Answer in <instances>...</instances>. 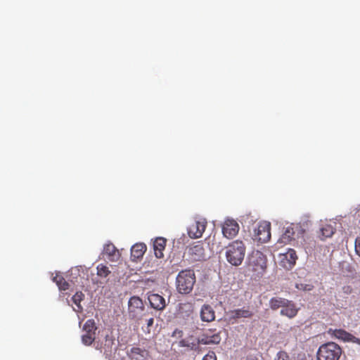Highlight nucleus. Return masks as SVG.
Returning a JSON list of instances; mask_svg holds the SVG:
<instances>
[{
    "instance_id": "1",
    "label": "nucleus",
    "mask_w": 360,
    "mask_h": 360,
    "mask_svg": "<svg viewBox=\"0 0 360 360\" xmlns=\"http://www.w3.org/2000/svg\"><path fill=\"white\" fill-rule=\"evenodd\" d=\"M225 256L227 262L233 266L240 265L244 259L246 247L240 240L230 243L226 248Z\"/></svg>"
},
{
    "instance_id": "2",
    "label": "nucleus",
    "mask_w": 360,
    "mask_h": 360,
    "mask_svg": "<svg viewBox=\"0 0 360 360\" xmlns=\"http://www.w3.org/2000/svg\"><path fill=\"white\" fill-rule=\"evenodd\" d=\"M195 283L194 271L191 269L183 270L176 276V290L181 294H188L192 291Z\"/></svg>"
},
{
    "instance_id": "3",
    "label": "nucleus",
    "mask_w": 360,
    "mask_h": 360,
    "mask_svg": "<svg viewBox=\"0 0 360 360\" xmlns=\"http://www.w3.org/2000/svg\"><path fill=\"white\" fill-rule=\"evenodd\" d=\"M341 347L333 342L321 345L317 352V360H339L342 354Z\"/></svg>"
},
{
    "instance_id": "4",
    "label": "nucleus",
    "mask_w": 360,
    "mask_h": 360,
    "mask_svg": "<svg viewBox=\"0 0 360 360\" xmlns=\"http://www.w3.org/2000/svg\"><path fill=\"white\" fill-rule=\"evenodd\" d=\"M249 269L257 274H262L266 267L265 255L260 251L253 252L249 258Z\"/></svg>"
},
{
    "instance_id": "5",
    "label": "nucleus",
    "mask_w": 360,
    "mask_h": 360,
    "mask_svg": "<svg viewBox=\"0 0 360 360\" xmlns=\"http://www.w3.org/2000/svg\"><path fill=\"white\" fill-rule=\"evenodd\" d=\"M97 327L94 319H88L83 326L85 334L82 336V343L86 346L91 345L96 339Z\"/></svg>"
},
{
    "instance_id": "6",
    "label": "nucleus",
    "mask_w": 360,
    "mask_h": 360,
    "mask_svg": "<svg viewBox=\"0 0 360 360\" xmlns=\"http://www.w3.org/2000/svg\"><path fill=\"white\" fill-rule=\"evenodd\" d=\"M255 240L260 243H266L271 238V224L264 221L259 223L255 229Z\"/></svg>"
},
{
    "instance_id": "7",
    "label": "nucleus",
    "mask_w": 360,
    "mask_h": 360,
    "mask_svg": "<svg viewBox=\"0 0 360 360\" xmlns=\"http://www.w3.org/2000/svg\"><path fill=\"white\" fill-rule=\"evenodd\" d=\"M221 340V332L216 328L205 330L200 335L201 345H218Z\"/></svg>"
},
{
    "instance_id": "8",
    "label": "nucleus",
    "mask_w": 360,
    "mask_h": 360,
    "mask_svg": "<svg viewBox=\"0 0 360 360\" xmlns=\"http://www.w3.org/2000/svg\"><path fill=\"white\" fill-rule=\"evenodd\" d=\"M187 253L190 259L193 261H202L206 258L205 250L200 241L188 247Z\"/></svg>"
},
{
    "instance_id": "9",
    "label": "nucleus",
    "mask_w": 360,
    "mask_h": 360,
    "mask_svg": "<svg viewBox=\"0 0 360 360\" xmlns=\"http://www.w3.org/2000/svg\"><path fill=\"white\" fill-rule=\"evenodd\" d=\"M144 310V304L141 298L136 296L131 297L128 302V311L132 319H136L141 315Z\"/></svg>"
},
{
    "instance_id": "10",
    "label": "nucleus",
    "mask_w": 360,
    "mask_h": 360,
    "mask_svg": "<svg viewBox=\"0 0 360 360\" xmlns=\"http://www.w3.org/2000/svg\"><path fill=\"white\" fill-rule=\"evenodd\" d=\"M239 229V225L236 221L227 219L222 224L223 236L228 239H232L237 236Z\"/></svg>"
},
{
    "instance_id": "11",
    "label": "nucleus",
    "mask_w": 360,
    "mask_h": 360,
    "mask_svg": "<svg viewBox=\"0 0 360 360\" xmlns=\"http://www.w3.org/2000/svg\"><path fill=\"white\" fill-rule=\"evenodd\" d=\"M207 226V221L205 219L194 221L190 225L188 229V234L191 238H200Z\"/></svg>"
},
{
    "instance_id": "12",
    "label": "nucleus",
    "mask_w": 360,
    "mask_h": 360,
    "mask_svg": "<svg viewBox=\"0 0 360 360\" xmlns=\"http://www.w3.org/2000/svg\"><path fill=\"white\" fill-rule=\"evenodd\" d=\"M296 231L300 232L301 233L304 232L299 224H291L285 229V232L280 238L278 242L284 244L290 243L292 239H294V236L295 235Z\"/></svg>"
},
{
    "instance_id": "13",
    "label": "nucleus",
    "mask_w": 360,
    "mask_h": 360,
    "mask_svg": "<svg viewBox=\"0 0 360 360\" xmlns=\"http://www.w3.org/2000/svg\"><path fill=\"white\" fill-rule=\"evenodd\" d=\"M229 316L230 320H237L241 318L251 319L254 316V312L249 307H244L240 309L231 310L229 312Z\"/></svg>"
},
{
    "instance_id": "14",
    "label": "nucleus",
    "mask_w": 360,
    "mask_h": 360,
    "mask_svg": "<svg viewBox=\"0 0 360 360\" xmlns=\"http://www.w3.org/2000/svg\"><path fill=\"white\" fill-rule=\"evenodd\" d=\"M200 317L203 322H212L215 320V311L210 304H205L201 307Z\"/></svg>"
},
{
    "instance_id": "15",
    "label": "nucleus",
    "mask_w": 360,
    "mask_h": 360,
    "mask_svg": "<svg viewBox=\"0 0 360 360\" xmlns=\"http://www.w3.org/2000/svg\"><path fill=\"white\" fill-rule=\"evenodd\" d=\"M148 301L150 306L156 310H163L166 307L165 298L158 294H150L148 295Z\"/></svg>"
},
{
    "instance_id": "16",
    "label": "nucleus",
    "mask_w": 360,
    "mask_h": 360,
    "mask_svg": "<svg viewBox=\"0 0 360 360\" xmlns=\"http://www.w3.org/2000/svg\"><path fill=\"white\" fill-rule=\"evenodd\" d=\"M147 250L144 243H139L134 245L131 248V257L132 261H136L143 257Z\"/></svg>"
},
{
    "instance_id": "17",
    "label": "nucleus",
    "mask_w": 360,
    "mask_h": 360,
    "mask_svg": "<svg viewBox=\"0 0 360 360\" xmlns=\"http://www.w3.org/2000/svg\"><path fill=\"white\" fill-rule=\"evenodd\" d=\"M166 239L162 237L157 238L153 242V250L157 258L161 259L164 257L163 251L166 246Z\"/></svg>"
},
{
    "instance_id": "18",
    "label": "nucleus",
    "mask_w": 360,
    "mask_h": 360,
    "mask_svg": "<svg viewBox=\"0 0 360 360\" xmlns=\"http://www.w3.org/2000/svg\"><path fill=\"white\" fill-rule=\"evenodd\" d=\"M103 253L107 255L110 261H115L120 257L118 250L112 243H108L104 245Z\"/></svg>"
},
{
    "instance_id": "19",
    "label": "nucleus",
    "mask_w": 360,
    "mask_h": 360,
    "mask_svg": "<svg viewBox=\"0 0 360 360\" xmlns=\"http://www.w3.org/2000/svg\"><path fill=\"white\" fill-rule=\"evenodd\" d=\"M298 312V309L296 307L292 301L288 300V304H285L281 310V315L288 317L289 319L294 318Z\"/></svg>"
},
{
    "instance_id": "20",
    "label": "nucleus",
    "mask_w": 360,
    "mask_h": 360,
    "mask_svg": "<svg viewBox=\"0 0 360 360\" xmlns=\"http://www.w3.org/2000/svg\"><path fill=\"white\" fill-rule=\"evenodd\" d=\"M115 344V338L112 335L106 334L105 336V343L104 346H102V344L96 343V349H103V353L105 354H108V352H110L112 350V347Z\"/></svg>"
},
{
    "instance_id": "21",
    "label": "nucleus",
    "mask_w": 360,
    "mask_h": 360,
    "mask_svg": "<svg viewBox=\"0 0 360 360\" xmlns=\"http://www.w3.org/2000/svg\"><path fill=\"white\" fill-rule=\"evenodd\" d=\"M288 300L280 297H274L269 300V307L272 310H277L279 308H283L285 304H288Z\"/></svg>"
},
{
    "instance_id": "22",
    "label": "nucleus",
    "mask_w": 360,
    "mask_h": 360,
    "mask_svg": "<svg viewBox=\"0 0 360 360\" xmlns=\"http://www.w3.org/2000/svg\"><path fill=\"white\" fill-rule=\"evenodd\" d=\"M335 233V229L330 224H323L319 229V237L321 240H324L331 237Z\"/></svg>"
},
{
    "instance_id": "23",
    "label": "nucleus",
    "mask_w": 360,
    "mask_h": 360,
    "mask_svg": "<svg viewBox=\"0 0 360 360\" xmlns=\"http://www.w3.org/2000/svg\"><path fill=\"white\" fill-rule=\"evenodd\" d=\"M181 345L184 347H190L191 349L196 350L198 349L199 345H201V342H200V336L197 338H194L193 336H191L181 340Z\"/></svg>"
},
{
    "instance_id": "24",
    "label": "nucleus",
    "mask_w": 360,
    "mask_h": 360,
    "mask_svg": "<svg viewBox=\"0 0 360 360\" xmlns=\"http://www.w3.org/2000/svg\"><path fill=\"white\" fill-rule=\"evenodd\" d=\"M53 281L56 283L60 290H66L69 289L70 284L65 280L63 276L56 274L53 278Z\"/></svg>"
},
{
    "instance_id": "25",
    "label": "nucleus",
    "mask_w": 360,
    "mask_h": 360,
    "mask_svg": "<svg viewBox=\"0 0 360 360\" xmlns=\"http://www.w3.org/2000/svg\"><path fill=\"white\" fill-rule=\"evenodd\" d=\"M97 269V275L101 278H106L111 273L108 266L103 264H100L96 267Z\"/></svg>"
},
{
    "instance_id": "26",
    "label": "nucleus",
    "mask_w": 360,
    "mask_h": 360,
    "mask_svg": "<svg viewBox=\"0 0 360 360\" xmlns=\"http://www.w3.org/2000/svg\"><path fill=\"white\" fill-rule=\"evenodd\" d=\"M333 335L335 338L344 341H349V339L352 337V334L342 329L335 330Z\"/></svg>"
},
{
    "instance_id": "27",
    "label": "nucleus",
    "mask_w": 360,
    "mask_h": 360,
    "mask_svg": "<svg viewBox=\"0 0 360 360\" xmlns=\"http://www.w3.org/2000/svg\"><path fill=\"white\" fill-rule=\"evenodd\" d=\"M84 295L82 292H77L72 297L73 302L77 306L79 309H82L80 302L84 300Z\"/></svg>"
},
{
    "instance_id": "28",
    "label": "nucleus",
    "mask_w": 360,
    "mask_h": 360,
    "mask_svg": "<svg viewBox=\"0 0 360 360\" xmlns=\"http://www.w3.org/2000/svg\"><path fill=\"white\" fill-rule=\"evenodd\" d=\"M285 258L290 264H295L297 259L296 252L292 249H290L285 254Z\"/></svg>"
},
{
    "instance_id": "29",
    "label": "nucleus",
    "mask_w": 360,
    "mask_h": 360,
    "mask_svg": "<svg viewBox=\"0 0 360 360\" xmlns=\"http://www.w3.org/2000/svg\"><path fill=\"white\" fill-rule=\"evenodd\" d=\"M146 350L141 349L140 347H134L130 349V354L132 358H134L136 355H139L141 357H144Z\"/></svg>"
},
{
    "instance_id": "30",
    "label": "nucleus",
    "mask_w": 360,
    "mask_h": 360,
    "mask_svg": "<svg viewBox=\"0 0 360 360\" xmlns=\"http://www.w3.org/2000/svg\"><path fill=\"white\" fill-rule=\"evenodd\" d=\"M274 360H295L291 359L288 354L285 351H280L277 353Z\"/></svg>"
},
{
    "instance_id": "31",
    "label": "nucleus",
    "mask_w": 360,
    "mask_h": 360,
    "mask_svg": "<svg viewBox=\"0 0 360 360\" xmlns=\"http://www.w3.org/2000/svg\"><path fill=\"white\" fill-rule=\"evenodd\" d=\"M297 288L300 289V290H312L313 288V285H307V284H297L296 285Z\"/></svg>"
},
{
    "instance_id": "32",
    "label": "nucleus",
    "mask_w": 360,
    "mask_h": 360,
    "mask_svg": "<svg viewBox=\"0 0 360 360\" xmlns=\"http://www.w3.org/2000/svg\"><path fill=\"white\" fill-rule=\"evenodd\" d=\"M202 360H217L215 353L214 352H209V353L203 357Z\"/></svg>"
},
{
    "instance_id": "33",
    "label": "nucleus",
    "mask_w": 360,
    "mask_h": 360,
    "mask_svg": "<svg viewBox=\"0 0 360 360\" xmlns=\"http://www.w3.org/2000/svg\"><path fill=\"white\" fill-rule=\"evenodd\" d=\"M355 252L360 257V237L355 240Z\"/></svg>"
},
{
    "instance_id": "34",
    "label": "nucleus",
    "mask_w": 360,
    "mask_h": 360,
    "mask_svg": "<svg viewBox=\"0 0 360 360\" xmlns=\"http://www.w3.org/2000/svg\"><path fill=\"white\" fill-rule=\"evenodd\" d=\"M349 341L350 342H354V343H356L358 345H360V339L359 338H356L355 336H354L353 335H352V337L351 338L349 339Z\"/></svg>"
},
{
    "instance_id": "35",
    "label": "nucleus",
    "mask_w": 360,
    "mask_h": 360,
    "mask_svg": "<svg viewBox=\"0 0 360 360\" xmlns=\"http://www.w3.org/2000/svg\"><path fill=\"white\" fill-rule=\"evenodd\" d=\"M343 290L345 292L347 293V294H349L352 292V289L350 286L347 285V286H345L343 287Z\"/></svg>"
},
{
    "instance_id": "36",
    "label": "nucleus",
    "mask_w": 360,
    "mask_h": 360,
    "mask_svg": "<svg viewBox=\"0 0 360 360\" xmlns=\"http://www.w3.org/2000/svg\"><path fill=\"white\" fill-rule=\"evenodd\" d=\"M153 323H154V319H153V318H150V319H149L147 321V326H148V327H150V326H153Z\"/></svg>"
},
{
    "instance_id": "37",
    "label": "nucleus",
    "mask_w": 360,
    "mask_h": 360,
    "mask_svg": "<svg viewBox=\"0 0 360 360\" xmlns=\"http://www.w3.org/2000/svg\"><path fill=\"white\" fill-rule=\"evenodd\" d=\"M246 360H257V358L253 356H248Z\"/></svg>"
}]
</instances>
